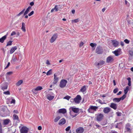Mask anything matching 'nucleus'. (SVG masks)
Segmentation results:
<instances>
[{
	"label": "nucleus",
	"instance_id": "22",
	"mask_svg": "<svg viewBox=\"0 0 133 133\" xmlns=\"http://www.w3.org/2000/svg\"><path fill=\"white\" fill-rule=\"evenodd\" d=\"M7 36V34L4 36L0 38V42L3 43L4 41L6 39Z\"/></svg>",
	"mask_w": 133,
	"mask_h": 133
},
{
	"label": "nucleus",
	"instance_id": "55",
	"mask_svg": "<svg viewBox=\"0 0 133 133\" xmlns=\"http://www.w3.org/2000/svg\"><path fill=\"white\" fill-rule=\"evenodd\" d=\"M46 64H47L50 65V64L49 62V61L48 60H47L46 61Z\"/></svg>",
	"mask_w": 133,
	"mask_h": 133
},
{
	"label": "nucleus",
	"instance_id": "20",
	"mask_svg": "<svg viewBox=\"0 0 133 133\" xmlns=\"http://www.w3.org/2000/svg\"><path fill=\"white\" fill-rule=\"evenodd\" d=\"M58 112L59 113L64 114L66 112V110L64 108L60 109L58 110Z\"/></svg>",
	"mask_w": 133,
	"mask_h": 133
},
{
	"label": "nucleus",
	"instance_id": "28",
	"mask_svg": "<svg viewBox=\"0 0 133 133\" xmlns=\"http://www.w3.org/2000/svg\"><path fill=\"white\" fill-rule=\"evenodd\" d=\"M3 124L4 125H6L8 124L10 120L8 119H6L4 120Z\"/></svg>",
	"mask_w": 133,
	"mask_h": 133
},
{
	"label": "nucleus",
	"instance_id": "27",
	"mask_svg": "<svg viewBox=\"0 0 133 133\" xmlns=\"http://www.w3.org/2000/svg\"><path fill=\"white\" fill-rule=\"evenodd\" d=\"M17 60V59L16 57L15 56H13L11 62V63H13Z\"/></svg>",
	"mask_w": 133,
	"mask_h": 133
},
{
	"label": "nucleus",
	"instance_id": "12",
	"mask_svg": "<svg viewBox=\"0 0 133 133\" xmlns=\"http://www.w3.org/2000/svg\"><path fill=\"white\" fill-rule=\"evenodd\" d=\"M112 53L115 55V56H118L121 54V49H118L115 51L112 52Z\"/></svg>",
	"mask_w": 133,
	"mask_h": 133
},
{
	"label": "nucleus",
	"instance_id": "63",
	"mask_svg": "<svg viewBox=\"0 0 133 133\" xmlns=\"http://www.w3.org/2000/svg\"><path fill=\"white\" fill-rule=\"evenodd\" d=\"M122 93V92L121 91H119L118 93L117 94V95H119L121 94Z\"/></svg>",
	"mask_w": 133,
	"mask_h": 133
},
{
	"label": "nucleus",
	"instance_id": "7",
	"mask_svg": "<svg viewBox=\"0 0 133 133\" xmlns=\"http://www.w3.org/2000/svg\"><path fill=\"white\" fill-rule=\"evenodd\" d=\"M126 97L125 95H123L120 98H114L113 101L114 102H118L121 100H123Z\"/></svg>",
	"mask_w": 133,
	"mask_h": 133
},
{
	"label": "nucleus",
	"instance_id": "26",
	"mask_svg": "<svg viewBox=\"0 0 133 133\" xmlns=\"http://www.w3.org/2000/svg\"><path fill=\"white\" fill-rule=\"evenodd\" d=\"M65 122V121L64 119L63 118L61 119L58 123L59 125H63L64 124Z\"/></svg>",
	"mask_w": 133,
	"mask_h": 133
},
{
	"label": "nucleus",
	"instance_id": "33",
	"mask_svg": "<svg viewBox=\"0 0 133 133\" xmlns=\"http://www.w3.org/2000/svg\"><path fill=\"white\" fill-rule=\"evenodd\" d=\"M129 87L128 86H127L126 87V88L124 89V94L126 96V94H127L128 91L129 90Z\"/></svg>",
	"mask_w": 133,
	"mask_h": 133
},
{
	"label": "nucleus",
	"instance_id": "37",
	"mask_svg": "<svg viewBox=\"0 0 133 133\" xmlns=\"http://www.w3.org/2000/svg\"><path fill=\"white\" fill-rule=\"evenodd\" d=\"M52 72V69H50L46 73V75L47 76L50 75L51 74Z\"/></svg>",
	"mask_w": 133,
	"mask_h": 133
},
{
	"label": "nucleus",
	"instance_id": "52",
	"mask_svg": "<svg viewBox=\"0 0 133 133\" xmlns=\"http://www.w3.org/2000/svg\"><path fill=\"white\" fill-rule=\"evenodd\" d=\"M16 34V32L14 31H13L12 32L11 34V36H12L14 35H15Z\"/></svg>",
	"mask_w": 133,
	"mask_h": 133
},
{
	"label": "nucleus",
	"instance_id": "48",
	"mask_svg": "<svg viewBox=\"0 0 133 133\" xmlns=\"http://www.w3.org/2000/svg\"><path fill=\"white\" fill-rule=\"evenodd\" d=\"M15 100L14 99H12L11 102V103H14L15 104Z\"/></svg>",
	"mask_w": 133,
	"mask_h": 133
},
{
	"label": "nucleus",
	"instance_id": "53",
	"mask_svg": "<svg viewBox=\"0 0 133 133\" xmlns=\"http://www.w3.org/2000/svg\"><path fill=\"white\" fill-rule=\"evenodd\" d=\"M84 44V43L83 42H81L80 44H79V46L80 47H82V46H83V45Z\"/></svg>",
	"mask_w": 133,
	"mask_h": 133
},
{
	"label": "nucleus",
	"instance_id": "38",
	"mask_svg": "<svg viewBox=\"0 0 133 133\" xmlns=\"http://www.w3.org/2000/svg\"><path fill=\"white\" fill-rule=\"evenodd\" d=\"M60 118V116H58L56 117L54 119V122H57L59 119Z\"/></svg>",
	"mask_w": 133,
	"mask_h": 133
},
{
	"label": "nucleus",
	"instance_id": "32",
	"mask_svg": "<svg viewBox=\"0 0 133 133\" xmlns=\"http://www.w3.org/2000/svg\"><path fill=\"white\" fill-rule=\"evenodd\" d=\"M105 63V62L101 60L99 61V62L97 64V65L98 66H101L103 65Z\"/></svg>",
	"mask_w": 133,
	"mask_h": 133
},
{
	"label": "nucleus",
	"instance_id": "64",
	"mask_svg": "<svg viewBox=\"0 0 133 133\" xmlns=\"http://www.w3.org/2000/svg\"><path fill=\"white\" fill-rule=\"evenodd\" d=\"M75 12V10H73L72 11V12L73 14H74Z\"/></svg>",
	"mask_w": 133,
	"mask_h": 133
},
{
	"label": "nucleus",
	"instance_id": "16",
	"mask_svg": "<svg viewBox=\"0 0 133 133\" xmlns=\"http://www.w3.org/2000/svg\"><path fill=\"white\" fill-rule=\"evenodd\" d=\"M111 109L108 107L105 108L103 110V112L105 114H108L110 111Z\"/></svg>",
	"mask_w": 133,
	"mask_h": 133
},
{
	"label": "nucleus",
	"instance_id": "3",
	"mask_svg": "<svg viewBox=\"0 0 133 133\" xmlns=\"http://www.w3.org/2000/svg\"><path fill=\"white\" fill-rule=\"evenodd\" d=\"M98 108V107L95 106H93L91 105L90 106L89 108L88 109V111L90 113H94L92 110H93L94 111H96Z\"/></svg>",
	"mask_w": 133,
	"mask_h": 133
},
{
	"label": "nucleus",
	"instance_id": "41",
	"mask_svg": "<svg viewBox=\"0 0 133 133\" xmlns=\"http://www.w3.org/2000/svg\"><path fill=\"white\" fill-rule=\"evenodd\" d=\"M14 119H18V117L17 115L14 114L13 115Z\"/></svg>",
	"mask_w": 133,
	"mask_h": 133
},
{
	"label": "nucleus",
	"instance_id": "47",
	"mask_svg": "<svg viewBox=\"0 0 133 133\" xmlns=\"http://www.w3.org/2000/svg\"><path fill=\"white\" fill-rule=\"evenodd\" d=\"M70 98V97L69 96H67L64 97V99H67L68 100H69Z\"/></svg>",
	"mask_w": 133,
	"mask_h": 133
},
{
	"label": "nucleus",
	"instance_id": "18",
	"mask_svg": "<svg viewBox=\"0 0 133 133\" xmlns=\"http://www.w3.org/2000/svg\"><path fill=\"white\" fill-rule=\"evenodd\" d=\"M110 107L115 110L117 108V104L114 103H111Z\"/></svg>",
	"mask_w": 133,
	"mask_h": 133
},
{
	"label": "nucleus",
	"instance_id": "4",
	"mask_svg": "<svg viewBox=\"0 0 133 133\" xmlns=\"http://www.w3.org/2000/svg\"><path fill=\"white\" fill-rule=\"evenodd\" d=\"M67 83V81L65 80L62 79L60 82L59 84V87L62 88H64L66 86Z\"/></svg>",
	"mask_w": 133,
	"mask_h": 133
},
{
	"label": "nucleus",
	"instance_id": "24",
	"mask_svg": "<svg viewBox=\"0 0 133 133\" xmlns=\"http://www.w3.org/2000/svg\"><path fill=\"white\" fill-rule=\"evenodd\" d=\"M21 29L24 32H25L26 31L25 29V24L24 22H22V27L21 28Z\"/></svg>",
	"mask_w": 133,
	"mask_h": 133
},
{
	"label": "nucleus",
	"instance_id": "57",
	"mask_svg": "<svg viewBox=\"0 0 133 133\" xmlns=\"http://www.w3.org/2000/svg\"><path fill=\"white\" fill-rule=\"evenodd\" d=\"M38 129L39 130H41L42 129V127L40 126L38 127Z\"/></svg>",
	"mask_w": 133,
	"mask_h": 133
},
{
	"label": "nucleus",
	"instance_id": "42",
	"mask_svg": "<svg viewBox=\"0 0 133 133\" xmlns=\"http://www.w3.org/2000/svg\"><path fill=\"white\" fill-rule=\"evenodd\" d=\"M13 72L12 71H10L9 72H8L6 73V76L7 75H11L12 74Z\"/></svg>",
	"mask_w": 133,
	"mask_h": 133
},
{
	"label": "nucleus",
	"instance_id": "56",
	"mask_svg": "<svg viewBox=\"0 0 133 133\" xmlns=\"http://www.w3.org/2000/svg\"><path fill=\"white\" fill-rule=\"evenodd\" d=\"M30 5L32 6L34 5V3L33 2H31L30 3Z\"/></svg>",
	"mask_w": 133,
	"mask_h": 133
},
{
	"label": "nucleus",
	"instance_id": "13",
	"mask_svg": "<svg viewBox=\"0 0 133 133\" xmlns=\"http://www.w3.org/2000/svg\"><path fill=\"white\" fill-rule=\"evenodd\" d=\"M96 52L98 54H102L103 52V49L100 46H97L96 49Z\"/></svg>",
	"mask_w": 133,
	"mask_h": 133
},
{
	"label": "nucleus",
	"instance_id": "59",
	"mask_svg": "<svg viewBox=\"0 0 133 133\" xmlns=\"http://www.w3.org/2000/svg\"><path fill=\"white\" fill-rule=\"evenodd\" d=\"M10 65V63L9 62L8 64L7 65V66L5 67V69H6L7 68H8L9 66Z\"/></svg>",
	"mask_w": 133,
	"mask_h": 133
},
{
	"label": "nucleus",
	"instance_id": "5",
	"mask_svg": "<svg viewBox=\"0 0 133 133\" xmlns=\"http://www.w3.org/2000/svg\"><path fill=\"white\" fill-rule=\"evenodd\" d=\"M114 57L111 56H108L106 59V62L107 63H112L114 62Z\"/></svg>",
	"mask_w": 133,
	"mask_h": 133
},
{
	"label": "nucleus",
	"instance_id": "62",
	"mask_svg": "<svg viewBox=\"0 0 133 133\" xmlns=\"http://www.w3.org/2000/svg\"><path fill=\"white\" fill-rule=\"evenodd\" d=\"M128 85L129 86H131V81L128 82Z\"/></svg>",
	"mask_w": 133,
	"mask_h": 133
},
{
	"label": "nucleus",
	"instance_id": "19",
	"mask_svg": "<svg viewBox=\"0 0 133 133\" xmlns=\"http://www.w3.org/2000/svg\"><path fill=\"white\" fill-rule=\"evenodd\" d=\"M61 6L60 5H55L54 8L55 11H60L61 9Z\"/></svg>",
	"mask_w": 133,
	"mask_h": 133
},
{
	"label": "nucleus",
	"instance_id": "46",
	"mask_svg": "<svg viewBox=\"0 0 133 133\" xmlns=\"http://www.w3.org/2000/svg\"><path fill=\"white\" fill-rule=\"evenodd\" d=\"M3 94L6 95H9L10 94V92L8 91L3 92Z\"/></svg>",
	"mask_w": 133,
	"mask_h": 133
},
{
	"label": "nucleus",
	"instance_id": "29",
	"mask_svg": "<svg viewBox=\"0 0 133 133\" xmlns=\"http://www.w3.org/2000/svg\"><path fill=\"white\" fill-rule=\"evenodd\" d=\"M23 83V81L20 80L18 81L16 84V85L17 86H18L20 85Z\"/></svg>",
	"mask_w": 133,
	"mask_h": 133
},
{
	"label": "nucleus",
	"instance_id": "51",
	"mask_svg": "<svg viewBox=\"0 0 133 133\" xmlns=\"http://www.w3.org/2000/svg\"><path fill=\"white\" fill-rule=\"evenodd\" d=\"M116 114L118 116H121V113L120 112H117L116 113Z\"/></svg>",
	"mask_w": 133,
	"mask_h": 133
},
{
	"label": "nucleus",
	"instance_id": "25",
	"mask_svg": "<svg viewBox=\"0 0 133 133\" xmlns=\"http://www.w3.org/2000/svg\"><path fill=\"white\" fill-rule=\"evenodd\" d=\"M46 98L47 99L50 101L52 100L54 98V96L50 95L49 94H48L46 95Z\"/></svg>",
	"mask_w": 133,
	"mask_h": 133
},
{
	"label": "nucleus",
	"instance_id": "49",
	"mask_svg": "<svg viewBox=\"0 0 133 133\" xmlns=\"http://www.w3.org/2000/svg\"><path fill=\"white\" fill-rule=\"evenodd\" d=\"M34 13V11H32L30 13H29V14H28V16H31V15H32Z\"/></svg>",
	"mask_w": 133,
	"mask_h": 133
},
{
	"label": "nucleus",
	"instance_id": "9",
	"mask_svg": "<svg viewBox=\"0 0 133 133\" xmlns=\"http://www.w3.org/2000/svg\"><path fill=\"white\" fill-rule=\"evenodd\" d=\"M81 100V98L79 95H77L76 97L74 99V101L77 104L79 103L80 101Z\"/></svg>",
	"mask_w": 133,
	"mask_h": 133
},
{
	"label": "nucleus",
	"instance_id": "60",
	"mask_svg": "<svg viewBox=\"0 0 133 133\" xmlns=\"http://www.w3.org/2000/svg\"><path fill=\"white\" fill-rule=\"evenodd\" d=\"M121 45L122 46H123L124 45V42H121Z\"/></svg>",
	"mask_w": 133,
	"mask_h": 133
},
{
	"label": "nucleus",
	"instance_id": "50",
	"mask_svg": "<svg viewBox=\"0 0 133 133\" xmlns=\"http://www.w3.org/2000/svg\"><path fill=\"white\" fill-rule=\"evenodd\" d=\"M70 126H68V127L67 128H66L65 129V130L66 131H67V132L68 131H69V130L70 129Z\"/></svg>",
	"mask_w": 133,
	"mask_h": 133
},
{
	"label": "nucleus",
	"instance_id": "45",
	"mask_svg": "<svg viewBox=\"0 0 133 133\" xmlns=\"http://www.w3.org/2000/svg\"><path fill=\"white\" fill-rule=\"evenodd\" d=\"M124 41L126 44H129V41L127 39H125Z\"/></svg>",
	"mask_w": 133,
	"mask_h": 133
},
{
	"label": "nucleus",
	"instance_id": "54",
	"mask_svg": "<svg viewBox=\"0 0 133 133\" xmlns=\"http://www.w3.org/2000/svg\"><path fill=\"white\" fill-rule=\"evenodd\" d=\"M127 130L129 132H131V130L129 128H126Z\"/></svg>",
	"mask_w": 133,
	"mask_h": 133
},
{
	"label": "nucleus",
	"instance_id": "1",
	"mask_svg": "<svg viewBox=\"0 0 133 133\" xmlns=\"http://www.w3.org/2000/svg\"><path fill=\"white\" fill-rule=\"evenodd\" d=\"M70 114L72 118L76 116L79 111V108H76L75 107H70L69 109Z\"/></svg>",
	"mask_w": 133,
	"mask_h": 133
},
{
	"label": "nucleus",
	"instance_id": "17",
	"mask_svg": "<svg viewBox=\"0 0 133 133\" xmlns=\"http://www.w3.org/2000/svg\"><path fill=\"white\" fill-rule=\"evenodd\" d=\"M54 81L53 83L54 84H56L58 82V78L57 77V76L56 74L54 75Z\"/></svg>",
	"mask_w": 133,
	"mask_h": 133
},
{
	"label": "nucleus",
	"instance_id": "39",
	"mask_svg": "<svg viewBox=\"0 0 133 133\" xmlns=\"http://www.w3.org/2000/svg\"><path fill=\"white\" fill-rule=\"evenodd\" d=\"M12 42V41H8L7 43L6 46H8L11 45Z\"/></svg>",
	"mask_w": 133,
	"mask_h": 133
},
{
	"label": "nucleus",
	"instance_id": "31",
	"mask_svg": "<svg viewBox=\"0 0 133 133\" xmlns=\"http://www.w3.org/2000/svg\"><path fill=\"white\" fill-rule=\"evenodd\" d=\"M8 87L7 85L5 83L4 85H2L1 87V89L3 90H4L7 89Z\"/></svg>",
	"mask_w": 133,
	"mask_h": 133
},
{
	"label": "nucleus",
	"instance_id": "23",
	"mask_svg": "<svg viewBox=\"0 0 133 133\" xmlns=\"http://www.w3.org/2000/svg\"><path fill=\"white\" fill-rule=\"evenodd\" d=\"M31 9V7L30 6H29L24 12V15H27Z\"/></svg>",
	"mask_w": 133,
	"mask_h": 133
},
{
	"label": "nucleus",
	"instance_id": "8",
	"mask_svg": "<svg viewBox=\"0 0 133 133\" xmlns=\"http://www.w3.org/2000/svg\"><path fill=\"white\" fill-rule=\"evenodd\" d=\"M28 130L29 129L27 127L23 126L22 127L20 131L21 133H27Z\"/></svg>",
	"mask_w": 133,
	"mask_h": 133
},
{
	"label": "nucleus",
	"instance_id": "21",
	"mask_svg": "<svg viewBox=\"0 0 133 133\" xmlns=\"http://www.w3.org/2000/svg\"><path fill=\"white\" fill-rule=\"evenodd\" d=\"M17 46H15L12 47L10 51V53L12 54L17 49Z\"/></svg>",
	"mask_w": 133,
	"mask_h": 133
},
{
	"label": "nucleus",
	"instance_id": "6",
	"mask_svg": "<svg viewBox=\"0 0 133 133\" xmlns=\"http://www.w3.org/2000/svg\"><path fill=\"white\" fill-rule=\"evenodd\" d=\"M43 89L42 87L38 86L36 88L33 89L32 91V92L35 94H36L38 93V91L40 90Z\"/></svg>",
	"mask_w": 133,
	"mask_h": 133
},
{
	"label": "nucleus",
	"instance_id": "43",
	"mask_svg": "<svg viewBox=\"0 0 133 133\" xmlns=\"http://www.w3.org/2000/svg\"><path fill=\"white\" fill-rule=\"evenodd\" d=\"M130 55L131 57H132L133 56V52L132 51H130L129 52Z\"/></svg>",
	"mask_w": 133,
	"mask_h": 133
},
{
	"label": "nucleus",
	"instance_id": "61",
	"mask_svg": "<svg viewBox=\"0 0 133 133\" xmlns=\"http://www.w3.org/2000/svg\"><path fill=\"white\" fill-rule=\"evenodd\" d=\"M90 21L89 20H87L86 22V23L87 24H89L90 23Z\"/></svg>",
	"mask_w": 133,
	"mask_h": 133
},
{
	"label": "nucleus",
	"instance_id": "44",
	"mask_svg": "<svg viewBox=\"0 0 133 133\" xmlns=\"http://www.w3.org/2000/svg\"><path fill=\"white\" fill-rule=\"evenodd\" d=\"M118 91V88H116L113 91L114 93L115 94Z\"/></svg>",
	"mask_w": 133,
	"mask_h": 133
},
{
	"label": "nucleus",
	"instance_id": "10",
	"mask_svg": "<svg viewBox=\"0 0 133 133\" xmlns=\"http://www.w3.org/2000/svg\"><path fill=\"white\" fill-rule=\"evenodd\" d=\"M104 117V115L103 114L100 113L97 115L96 119L98 121H101Z\"/></svg>",
	"mask_w": 133,
	"mask_h": 133
},
{
	"label": "nucleus",
	"instance_id": "58",
	"mask_svg": "<svg viewBox=\"0 0 133 133\" xmlns=\"http://www.w3.org/2000/svg\"><path fill=\"white\" fill-rule=\"evenodd\" d=\"M13 112L15 113L18 114V113L17 110H14V111Z\"/></svg>",
	"mask_w": 133,
	"mask_h": 133
},
{
	"label": "nucleus",
	"instance_id": "11",
	"mask_svg": "<svg viewBox=\"0 0 133 133\" xmlns=\"http://www.w3.org/2000/svg\"><path fill=\"white\" fill-rule=\"evenodd\" d=\"M58 35L57 34H54L50 39V42L51 43L54 42L57 37Z\"/></svg>",
	"mask_w": 133,
	"mask_h": 133
},
{
	"label": "nucleus",
	"instance_id": "34",
	"mask_svg": "<svg viewBox=\"0 0 133 133\" xmlns=\"http://www.w3.org/2000/svg\"><path fill=\"white\" fill-rule=\"evenodd\" d=\"M90 45L91 46L92 48H94V50L95 49V47H96L97 44L95 43H91L90 44Z\"/></svg>",
	"mask_w": 133,
	"mask_h": 133
},
{
	"label": "nucleus",
	"instance_id": "15",
	"mask_svg": "<svg viewBox=\"0 0 133 133\" xmlns=\"http://www.w3.org/2000/svg\"><path fill=\"white\" fill-rule=\"evenodd\" d=\"M111 43L113 46L116 47L119 44V42L118 41L116 40H112L111 41Z\"/></svg>",
	"mask_w": 133,
	"mask_h": 133
},
{
	"label": "nucleus",
	"instance_id": "36",
	"mask_svg": "<svg viewBox=\"0 0 133 133\" xmlns=\"http://www.w3.org/2000/svg\"><path fill=\"white\" fill-rule=\"evenodd\" d=\"M79 21V19L78 18L75 19H73L71 20V22L72 23H77Z\"/></svg>",
	"mask_w": 133,
	"mask_h": 133
},
{
	"label": "nucleus",
	"instance_id": "2",
	"mask_svg": "<svg viewBox=\"0 0 133 133\" xmlns=\"http://www.w3.org/2000/svg\"><path fill=\"white\" fill-rule=\"evenodd\" d=\"M7 108L5 107H2L0 108V115L2 117H5L7 116L6 111Z\"/></svg>",
	"mask_w": 133,
	"mask_h": 133
},
{
	"label": "nucleus",
	"instance_id": "40",
	"mask_svg": "<svg viewBox=\"0 0 133 133\" xmlns=\"http://www.w3.org/2000/svg\"><path fill=\"white\" fill-rule=\"evenodd\" d=\"M97 101L101 104H106L105 103H103V102H102V101L99 99L97 100Z\"/></svg>",
	"mask_w": 133,
	"mask_h": 133
},
{
	"label": "nucleus",
	"instance_id": "14",
	"mask_svg": "<svg viewBox=\"0 0 133 133\" xmlns=\"http://www.w3.org/2000/svg\"><path fill=\"white\" fill-rule=\"evenodd\" d=\"M84 130V129L83 127H79L76 129V131L77 133H82Z\"/></svg>",
	"mask_w": 133,
	"mask_h": 133
},
{
	"label": "nucleus",
	"instance_id": "30",
	"mask_svg": "<svg viewBox=\"0 0 133 133\" xmlns=\"http://www.w3.org/2000/svg\"><path fill=\"white\" fill-rule=\"evenodd\" d=\"M86 90V86L84 85L82 87L80 90V91L83 92H85Z\"/></svg>",
	"mask_w": 133,
	"mask_h": 133
},
{
	"label": "nucleus",
	"instance_id": "35",
	"mask_svg": "<svg viewBox=\"0 0 133 133\" xmlns=\"http://www.w3.org/2000/svg\"><path fill=\"white\" fill-rule=\"evenodd\" d=\"M25 9H23L18 14H17V16H19L23 14L24 13V11H25Z\"/></svg>",
	"mask_w": 133,
	"mask_h": 133
}]
</instances>
